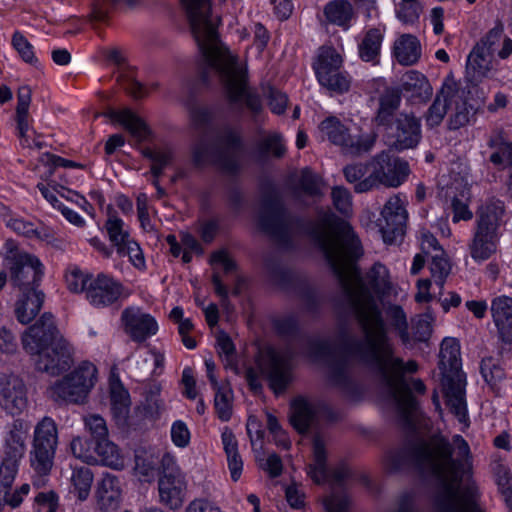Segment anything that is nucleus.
Masks as SVG:
<instances>
[{
	"label": "nucleus",
	"instance_id": "nucleus-37",
	"mask_svg": "<svg viewBox=\"0 0 512 512\" xmlns=\"http://www.w3.org/2000/svg\"><path fill=\"white\" fill-rule=\"evenodd\" d=\"M211 264L215 270L212 277L215 292L225 299L228 296V289L222 283L219 271L230 273L235 269V263L225 251H216L211 256Z\"/></svg>",
	"mask_w": 512,
	"mask_h": 512
},
{
	"label": "nucleus",
	"instance_id": "nucleus-23",
	"mask_svg": "<svg viewBox=\"0 0 512 512\" xmlns=\"http://www.w3.org/2000/svg\"><path fill=\"white\" fill-rule=\"evenodd\" d=\"M490 311L499 339L512 344V297L500 295L493 298Z\"/></svg>",
	"mask_w": 512,
	"mask_h": 512
},
{
	"label": "nucleus",
	"instance_id": "nucleus-34",
	"mask_svg": "<svg viewBox=\"0 0 512 512\" xmlns=\"http://www.w3.org/2000/svg\"><path fill=\"white\" fill-rule=\"evenodd\" d=\"M398 93H408L411 96H432L433 88L427 77L416 70L406 72L400 80Z\"/></svg>",
	"mask_w": 512,
	"mask_h": 512
},
{
	"label": "nucleus",
	"instance_id": "nucleus-26",
	"mask_svg": "<svg viewBox=\"0 0 512 512\" xmlns=\"http://www.w3.org/2000/svg\"><path fill=\"white\" fill-rule=\"evenodd\" d=\"M0 219L5 226L18 235L27 238L45 239L47 234L45 231L39 230L33 222L13 213L11 209L0 203Z\"/></svg>",
	"mask_w": 512,
	"mask_h": 512
},
{
	"label": "nucleus",
	"instance_id": "nucleus-24",
	"mask_svg": "<svg viewBox=\"0 0 512 512\" xmlns=\"http://www.w3.org/2000/svg\"><path fill=\"white\" fill-rule=\"evenodd\" d=\"M110 404L116 425L119 428L130 427L132 425L129 418L130 394L119 380H114L110 383Z\"/></svg>",
	"mask_w": 512,
	"mask_h": 512
},
{
	"label": "nucleus",
	"instance_id": "nucleus-16",
	"mask_svg": "<svg viewBox=\"0 0 512 512\" xmlns=\"http://www.w3.org/2000/svg\"><path fill=\"white\" fill-rule=\"evenodd\" d=\"M28 406L27 387L15 374L0 376V408L12 416L21 415Z\"/></svg>",
	"mask_w": 512,
	"mask_h": 512
},
{
	"label": "nucleus",
	"instance_id": "nucleus-55",
	"mask_svg": "<svg viewBox=\"0 0 512 512\" xmlns=\"http://www.w3.org/2000/svg\"><path fill=\"white\" fill-rule=\"evenodd\" d=\"M490 161L500 167H510L511 172L507 182L508 193L512 197V142L504 144L490 155Z\"/></svg>",
	"mask_w": 512,
	"mask_h": 512
},
{
	"label": "nucleus",
	"instance_id": "nucleus-38",
	"mask_svg": "<svg viewBox=\"0 0 512 512\" xmlns=\"http://www.w3.org/2000/svg\"><path fill=\"white\" fill-rule=\"evenodd\" d=\"M215 391L214 407L217 416L222 421L230 420L233 409V391L229 383L221 382L213 388Z\"/></svg>",
	"mask_w": 512,
	"mask_h": 512
},
{
	"label": "nucleus",
	"instance_id": "nucleus-27",
	"mask_svg": "<svg viewBox=\"0 0 512 512\" xmlns=\"http://www.w3.org/2000/svg\"><path fill=\"white\" fill-rule=\"evenodd\" d=\"M479 98H454L452 107H450L451 114L448 121V128L450 130H458L461 127L469 124L479 108Z\"/></svg>",
	"mask_w": 512,
	"mask_h": 512
},
{
	"label": "nucleus",
	"instance_id": "nucleus-7",
	"mask_svg": "<svg viewBox=\"0 0 512 512\" xmlns=\"http://www.w3.org/2000/svg\"><path fill=\"white\" fill-rule=\"evenodd\" d=\"M59 446V429L55 420L49 416L39 420L33 430L29 464L32 470L31 480L36 488L48 484Z\"/></svg>",
	"mask_w": 512,
	"mask_h": 512
},
{
	"label": "nucleus",
	"instance_id": "nucleus-54",
	"mask_svg": "<svg viewBox=\"0 0 512 512\" xmlns=\"http://www.w3.org/2000/svg\"><path fill=\"white\" fill-rule=\"evenodd\" d=\"M453 99L454 98H435L426 114L428 126L435 127L442 122L444 116L447 114L448 108L452 107V102L450 101Z\"/></svg>",
	"mask_w": 512,
	"mask_h": 512
},
{
	"label": "nucleus",
	"instance_id": "nucleus-33",
	"mask_svg": "<svg viewBox=\"0 0 512 512\" xmlns=\"http://www.w3.org/2000/svg\"><path fill=\"white\" fill-rule=\"evenodd\" d=\"M342 64L343 58L334 47L321 46L318 49L316 60L313 63V68L317 79H319L339 71Z\"/></svg>",
	"mask_w": 512,
	"mask_h": 512
},
{
	"label": "nucleus",
	"instance_id": "nucleus-57",
	"mask_svg": "<svg viewBox=\"0 0 512 512\" xmlns=\"http://www.w3.org/2000/svg\"><path fill=\"white\" fill-rule=\"evenodd\" d=\"M301 191L309 196H318L321 194L322 181L316 174L309 169H304L299 180Z\"/></svg>",
	"mask_w": 512,
	"mask_h": 512
},
{
	"label": "nucleus",
	"instance_id": "nucleus-22",
	"mask_svg": "<svg viewBox=\"0 0 512 512\" xmlns=\"http://www.w3.org/2000/svg\"><path fill=\"white\" fill-rule=\"evenodd\" d=\"M28 426L16 419L6 426L2 435V458L21 462L26 452Z\"/></svg>",
	"mask_w": 512,
	"mask_h": 512
},
{
	"label": "nucleus",
	"instance_id": "nucleus-58",
	"mask_svg": "<svg viewBox=\"0 0 512 512\" xmlns=\"http://www.w3.org/2000/svg\"><path fill=\"white\" fill-rule=\"evenodd\" d=\"M421 11L420 5L417 0L402 1L399 3L396 10L397 18L405 24H413L419 18Z\"/></svg>",
	"mask_w": 512,
	"mask_h": 512
},
{
	"label": "nucleus",
	"instance_id": "nucleus-48",
	"mask_svg": "<svg viewBox=\"0 0 512 512\" xmlns=\"http://www.w3.org/2000/svg\"><path fill=\"white\" fill-rule=\"evenodd\" d=\"M387 316L391 325L398 332L399 337L404 345H410L411 339L408 332V323L406 314L400 306L394 305L388 308Z\"/></svg>",
	"mask_w": 512,
	"mask_h": 512
},
{
	"label": "nucleus",
	"instance_id": "nucleus-51",
	"mask_svg": "<svg viewBox=\"0 0 512 512\" xmlns=\"http://www.w3.org/2000/svg\"><path fill=\"white\" fill-rule=\"evenodd\" d=\"M439 253L440 254L432 256L430 272L434 282L440 287V289H442L446 278L450 274L451 264L443 251Z\"/></svg>",
	"mask_w": 512,
	"mask_h": 512
},
{
	"label": "nucleus",
	"instance_id": "nucleus-20",
	"mask_svg": "<svg viewBox=\"0 0 512 512\" xmlns=\"http://www.w3.org/2000/svg\"><path fill=\"white\" fill-rule=\"evenodd\" d=\"M124 330L135 342H144L159 330L156 319L138 308H127L121 316Z\"/></svg>",
	"mask_w": 512,
	"mask_h": 512
},
{
	"label": "nucleus",
	"instance_id": "nucleus-5",
	"mask_svg": "<svg viewBox=\"0 0 512 512\" xmlns=\"http://www.w3.org/2000/svg\"><path fill=\"white\" fill-rule=\"evenodd\" d=\"M24 350L37 356L36 368L55 376L68 370L72 364V349L55 326L54 317L44 313L22 335Z\"/></svg>",
	"mask_w": 512,
	"mask_h": 512
},
{
	"label": "nucleus",
	"instance_id": "nucleus-64",
	"mask_svg": "<svg viewBox=\"0 0 512 512\" xmlns=\"http://www.w3.org/2000/svg\"><path fill=\"white\" fill-rule=\"evenodd\" d=\"M349 499L346 496L330 495L323 501L327 512H348Z\"/></svg>",
	"mask_w": 512,
	"mask_h": 512
},
{
	"label": "nucleus",
	"instance_id": "nucleus-43",
	"mask_svg": "<svg viewBox=\"0 0 512 512\" xmlns=\"http://www.w3.org/2000/svg\"><path fill=\"white\" fill-rule=\"evenodd\" d=\"M481 374L485 382L499 393L501 382L505 379L504 368L493 358H486L481 362Z\"/></svg>",
	"mask_w": 512,
	"mask_h": 512
},
{
	"label": "nucleus",
	"instance_id": "nucleus-30",
	"mask_svg": "<svg viewBox=\"0 0 512 512\" xmlns=\"http://www.w3.org/2000/svg\"><path fill=\"white\" fill-rule=\"evenodd\" d=\"M21 292L22 294L16 302L15 313L19 322L28 324L39 313L44 301V294L33 288Z\"/></svg>",
	"mask_w": 512,
	"mask_h": 512
},
{
	"label": "nucleus",
	"instance_id": "nucleus-52",
	"mask_svg": "<svg viewBox=\"0 0 512 512\" xmlns=\"http://www.w3.org/2000/svg\"><path fill=\"white\" fill-rule=\"evenodd\" d=\"M119 256H127L131 265L139 271L146 269V260L140 245L131 239L123 246L117 249Z\"/></svg>",
	"mask_w": 512,
	"mask_h": 512
},
{
	"label": "nucleus",
	"instance_id": "nucleus-29",
	"mask_svg": "<svg viewBox=\"0 0 512 512\" xmlns=\"http://www.w3.org/2000/svg\"><path fill=\"white\" fill-rule=\"evenodd\" d=\"M71 475L68 479L69 493L77 500L83 502L88 499L92 484L94 481V474L92 470L86 466L70 464Z\"/></svg>",
	"mask_w": 512,
	"mask_h": 512
},
{
	"label": "nucleus",
	"instance_id": "nucleus-8",
	"mask_svg": "<svg viewBox=\"0 0 512 512\" xmlns=\"http://www.w3.org/2000/svg\"><path fill=\"white\" fill-rule=\"evenodd\" d=\"M504 213V203L495 199L488 201L479 210L469 244L470 256L475 262L482 263L496 254L502 236Z\"/></svg>",
	"mask_w": 512,
	"mask_h": 512
},
{
	"label": "nucleus",
	"instance_id": "nucleus-2",
	"mask_svg": "<svg viewBox=\"0 0 512 512\" xmlns=\"http://www.w3.org/2000/svg\"><path fill=\"white\" fill-rule=\"evenodd\" d=\"M413 458L421 472L439 484L434 501L435 512H484L480 493L472 480V455L461 435L452 437V444L442 436L423 441L412 450H391L385 457L390 471L401 469Z\"/></svg>",
	"mask_w": 512,
	"mask_h": 512
},
{
	"label": "nucleus",
	"instance_id": "nucleus-9",
	"mask_svg": "<svg viewBox=\"0 0 512 512\" xmlns=\"http://www.w3.org/2000/svg\"><path fill=\"white\" fill-rule=\"evenodd\" d=\"M491 54L487 47L476 45L470 52L464 81H457L452 73H449L436 96H472L489 94L486 89L488 73L491 71Z\"/></svg>",
	"mask_w": 512,
	"mask_h": 512
},
{
	"label": "nucleus",
	"instance_id": "nucleus-59",
	"mask_svg": "<svg viewBox=\"0 0 512 512\" xmlns=\"http://www.w3.org/2000/svg\"><path fill=\"white\" fill-rule=\"evenodd\" d=\"M334 207L342 214L348 215L352 212V197L350 192L342 187L335 186L331 192Z\"/></svg>",
	"mask_w": 512,
	"mask_h": 512
},
{
	"label": "nucleus",
	"instance_id": "nucleus-41",
	"mask_svg": "<svg viewBox=\"0 0 512 512\" xmlns=\"http://www.w3.org/2000/svg\"><path fill=\"white\" fill-rule=\"evenodd\" d=\"M105 228L111 243L118 249L131 240L124 221L115 213H109Z\"/></svg>",
	"mask_w": 512,
	"mask_h": 512
},
{
	"label": "nucleus",
	"instance_id": "nucleus-1",
	"mask_svg": "<svg viewBox=\"0 0 512 512\" xmlns=\"http://www.w3.org/2000/svg\"><path fill=\"white\" fill-rule=\"evenodd\" d=\"M310 233L351 302L364 333L360 341H367L368 326L377 334L374 322L378 320L383 331L387 333L376 296L390 295L393 292L388 269L376 263L365 278L361 277L356 265L363 252L360 241L351 226L331 212L324 214Z\"/></svg>",
	"mask_w": 512,
	"mask_h": 512
},
{
	"label": "nucleus",
	"instance_id": "nucleus-56",
	"mask_svg": "<svg viewBox=\"0 0 512 512\" xmlns=\"http://www.w3.org/2000/svg\"><path fill=\"white\" fill-rule=\"evenodd\" d=\"M11 43L24 62L31 65L37 64L38 59L34 54L33 46L21 32H14Z\"/></svg>",
	"mask_w": 512,
	"mask_h": 512
},
{
	"label": "nucleus",
	"instance_id": "nucleus-25",
	"mask_svg": "<svg viewBox=\"0 0 512 512\" xmlns=\"http://www.w3.org/2000/svg\"><path fill=\"white\" fill-rule=\"evenodd\" d=\"M106 116L124 126L138 142L147 141L151 136V130L144 121L128 108H109Z\"/></svg>",
	"mask_w": 512,
	"mask_h": 512
},
{
	"label": "nucleus",
	"instance_id": "nucleus-39",
	"mask_svg": "<svg viewBox=\"0 0 512 512\" xmlns=\"http://www.w3.org/2000/svg\"><path fill=\"white\" fill-rule=\"evenodd\" d=\"M141 154L151 161V173L155 178L163 173L173 159L172 150L167 147H145L141 149Z\"/></svg>",
	"mask_w": 512,
	"mask_h": 512
},
{
	"label": "nucleus",
	"instance_id": "nucleus-21",
	"mask_svg": "<svg viewBox=\"0 0 512 512\" xmlns=\"http://www.w3.org/2000/svg\"><path fill=\"white\" fill-rule=\"evenodd\" d=\"M96 506L101 512H117L123 502V487L120 479L105 473L97 482L95 490Z\"/></svg>",
	"mask_w": 512,
	"mask_h": 512
},
{
	"label": "nucleus",
	"instance_id": "nucleus-47",
	"mask_svg": "<svg viewBox=\"0 0 512 512\" xmlns=\"http://www.w3.org/2000/svg\"><path fill=\"white\" fill-rule=\"evenodd\" d=\"M30 98H19L16 107V121L19 137L24 141V144L29 145L28 138L30 137V117H29Z\"/></svg>",
	"mask_w": 512,
	"mask_h": 512
},
{
	"label": "nucleus",
	"instance_id": "nucleus-13",
	"mask_svg": "<svg viewBox=\"0 0 512 512\" xmlns=\"http://www.w3.org/2000/svg\"><path fill=\"white\" fill-rule=\"evenodd\" d=\"M11 281L20 291H29L41 281L44 267L38 257L24 251L10 250L5 257Z\"/></svg>",
	"mask_w": 512,
	"mask_h": 512
},
{
	"label": "nucleus",
	"instance_id": "nucleus-63",
	"mask_svg": "<svg viewBox=\"0 0 512 512\" xmlns=\"http://www.w3.org/2000/svg\"><path fill=\"white\" fill-rule=\"evenodd\" d=\"M30 492V485L28 483L22 484L18 489L13 492L9 490L2 492L1 503L4 502L11 506L12 508H16L20 506L23 502L24 498Z\"/></svg>",
	"mask_w": 512,
	"mask_h": 512
},
{
	"label": "nucleus",
	"instance_id": "nucleus-46",
	"mask_svg": "<svg viewBox=\"0 0 512 512\" xmlns=\"http://www.w3.org/2000/svg\"><path fill=\"white\" fill-rule=\"evenodd\" d=\"M320 85L326 87L329 91L344 94L350 89L352 78L346 71H336L326 77L318 79Z\"/></svg>",
	"mask_w": 512,
	"mask_h": 512
},
{
	"label": "nucleus",
	"instance_id": "nucleus-31",
	"mask_svg": "<svg viewBox=\"0 0 512 512\" xmlns=\"http://www.w3.org/2000/svg\"><path fill=\"white\" fill-rule=\"evenodd\" d=\"M325 23L336 25L343 29L350 27L354 9L348 0H331L323 8Z\"/></svg>",
	"mask_w": 512,
	"mask_h": 512
},
{
	"label": "nucleus",
	"instance_id": "nucleus-49",
	"mask_svg": "<svg viewBox=\"0 0 512 512\" xmlns=\"http://www.w3.org/2000/svg\"><path fill=\"white\" fill-rule=\"evenodd\" d=\"M70 450L75 458L89 465H95V448L92 449V442L89 439L74 437L70 443Z\"/></svg>",
	"mask_w": 512,
	"mask_h": 512
},
{
	"label": "nucleus",
	"instance_id": "nucleus-4",
	"mask_svg": "<svg viewBox=\"0 0 512 512\" xmlns=\"http://www.w3.org/2000/svg\"><path fill=\"white\" fill-rule=\"evenodd\" d=\"M376 324L377 334L371 328L367 329V341H356L351 346L352 356L360 363L376 369L395 401L404 421L409 426H414L418 418L419 408L411 391L425 392V385L420 379H407L406 374L415 373L418 365L414 360L404 362L394 355V348L387 333L383 331L382 324L378 320Z\"/></svg>",
	"mask_w": 512,
	"mask_h": 512
},
{
	"label": "nucleus",
	"instance_id": "nucleus-19",
	"mask_svg": "<svg viewBox=\"0 0 512 512\" xmlns=\"http://www.w3.org/2000/svg\"><path fill=\"white\" fill-rule=\"evenodd\" d=\"M123 296L124 287L119 281L99 273L90 280L86 298L92 306L101 308L114 304Z\"/></svg>",
	"mask_w": 512,
	"mask_h": 512
},
{
	"label": "nucleus",
	"instance_id": "nucleus-14",
	"mask_svg": "<svg viewBox=\"0 0 512 512\" xmlns=\"http://www.w3.org/2000/svg\"><path fill=\"white\" fill-rule=\"evenodd\" d=\"M406 203L405 197L394 195L387 200L381 211L377 225L383 241L387 244L396 243L405 233L408 218Z\"/></svg>",
	"mask_w": 512,
	"mask_h": 512
},
{
	"label": "nucleus",
	"instance_id": "nucleus-35",
	"mask_svg": "<svg viewBox=\"0 0 512 512\" xmlns=\"http://www.w3.org/2000/svg\"><path fill=\"white\" fill-rule=\"evenodd\" d=\"M394 54L400 64L413 65L421 56V44L415 36L404 34L395 42Z\"/></svg>",
	"mask_w": 512,
	"mask_h": 512
},
{
	"label": "nucleus",
	"instance_id": "nucleus-17",
	"mask_svg": "<svg viewBox=\"0 0 512 512\" xmlns=\"http://www.w3.org/2000/svg\"><path fill=\"white\" fill-rule=\"evenodd\" d=\"M326 459L325 441L321 435H316L313 439V460L307 467L310 478L315 483L321 484L328 481L340 483L349 476L350 471L346 465H340L333 472H330Z\"/></svg>",
	"mask_w": 512,
	"mask_h": 512
},
{
	"label": "nucleus",
	"instance_id": "nucleus-28",
	"mask_svg": "<svg viewBox=\"0 0 512 512\" xmlns=\"http://www.w3.org/2000/svg\"><path fill=\"white\" fill-rule=\"evenodd\" d=\"M95 465H102L114 470H123L126 456L121 449L108 439L97 440L95 445Z\"/></svg>",
	"mask_w": 512,
	"mask_h": 512
},
{
	"label": "nucleus",
	"instance_id": "nucleus-53",
	"mask_svg": "<svg viewBox=\"0 0 512 512\" xmlns=\"http://www.w3.org/2000/svg\"><path fill=\"white\" fill-rule=\"evenodd\" d=\"M92 279V275L81 271L77 267L70 268L65 275L67 287L74 293L85 292L87 294V288Z\"/></svg>",
	"mask_w": 512,
	"mask_h": 512
},
{
	"label": "nucleus",
	"instance_id": "nucleus-36",
	"mask_svg": "<svg viewBox=\"0 0 512 512\" xmlns=\"http://www.w3.org/2000/svg\"><path fill=\"white\" fill-rule=\"evenodd\" d=\"M316 416L315 407L304 398H296L291 403L290 421L300 433L305 432Z\"/></svg>",
	"mask_w": 512,
	"mask_h": 512
},
{
	"label": "nucleus",
	"instance_id": "nucleus-60",
	"mask_svg": "<svg viewBox=\"0 0 512 512\" xmlns=\"http://www.w3.org/2000/svg\"><path fill=\"white\" fill-rule=\"evenodd\" d=\"M134 473L140 481L150 482L155 477L156 463L150 458L136 456Z\"/></svg>",
	"mask_w": 512,
	"mask_h": 512
},
{
	"label": "nucleus",
	"instance_id": "nucleus-50",
	"mask_svg": "<svg viewBox=\"0 0 512 512\" xmlns=\"http://www.w3.org/2000/svg\"><path fill=\"white\" fill-rule=\"evenodd\" d=\"M118 85L130 96L147 95L160 92L157 84L150 86L143 85L130 74L120 75L118 78Z\"/></svg>",
	"mask_w": 512,
	"mask_h": 512
},
{
	"label": "nucleus",
	"instance_id": "nucleus-42",
	"mask_svg": "<svg viewBox=\"0 0 512 512\" xmlns=\"http://www.w3.org/2000/svg\"><path fill=\"white\" fill-rule=\"evenodd\" d=\"M226 150V154L221 156L219 161L223 169L233 173L239 167L240 156L242 153L240 138L236 134L231 133L228 136Z\"/></svg>",
	"mask_w": 512,
	"mask_h": 512
},
{
	"label": "nucleus",
	"instance_id": "nucleus-12",
	"mask_svg": "<svg viewBox=\"0 0 512 512\" xmlns=\"http://www.w3.org/2000/svg\"><path fill=\"white\" fill-rule=\"evenodd\" d=\"M371 174L356 183L355 191L363 193L369 191L379 184L387 187H398L408 177V163L398 157L382 152L372 162Z\"/></svg>",
	"mask_w": 512,
	"mask_h": 512
},
{
	"label": "nucleus",
	"instance_id": "nucleus-10",
	"mask_svg": "<svg viewBox=\"0 0 512 512\" xmlns=\"http://www.w3.org/2000/svg\"><path fill=\"white\" fill-rule=\"evenodd\" d=\"M400 98H381L376 116L379 125L387 126L388 144L397 150L414 148L421 139L420 120L412 115L401 114L391 124L394 112L398 109Z\"/></svg>",
	"mask_w": 512,
	"mask_h": 512
},
{
	"label": "nucleus",
	"instance_id": "nucleus-32",
	"mask_svg": "<svg viewBox=\"0 0 512 512\" xmlns=\"http://www.w3.org/2000/svg\"><path fill=\"white\" fill-rule=\"evenodd\" d=\"M290 381V364L288 359L279 353H270L269 383L276 393L285 390Z\"/></svg>",
	"mask_w": 512,
	"mask_h": 512
},
{
	"label": "nucleus",
	"instance_id": "nucleus-6",
	"mask_svg": "<svg viewBox=\"0 0 512 512\" xmlns=\"http://www.w3.org/2000/svg\"><path fill=\"white\" fill-rule=\"evenodd\" d=\"M460 344L456 338L443 339L439 353L442 388L446 405L457 418L464 431L470 425L465 397L466 379L461 370Z\"/></svg>",
	"mask_w": 512,
	"mask_h": 512
},
{
	"label": "nucleus",
	"instance_id": "nucleus-62",
	"mask_svg": "<svg viewBox=\"0 0 512 512\" xmlns=\"http://www.w3.org/2000/svg\"><path fill=\"white\" fill-rule=\"evenodd\" d=\"M86 428L97 440L107 439L108 428L106 421L100 415H89L84 419Z\"/></svg>",
	"mask_w": 512,
	"mask_h": 512
},
{
	"label": "nucleus",
	"instance_id": "nucleus-44",
	"mask_svg": "<svg viewBox=\"0 0 512 512\" xmlns=\"http://www.w3.org/2000/svg\"><path fill=\"white\" fill-rule=\"evenodd\" d=\"M434 317L430 312L418 315L412 319V335H410L412 347L416 342H426L431 334L433 327Z\"/></svg>",
	"mask_w": 512,
	"mask_h": 512
},
{
	"label": "nucleus",
	"instance_id": "nucleus-45",
	"mask_svg": "<svg viewBox=\"0 0 512 512\" xmlns=\"http://www.w3.org/2000/svg\"><path fill=\"white\" fill-rule=\"evenodd\" d=\"M494 477L508 512H512V474L509 468L502 464H497L494 468Z\"/></svg>",
	"mask_w": 512,
	"mask_h": 512
},
{
	"label": "nucleus",
	"instance_id": "nucleus-11",
	"mask_svg": "<svg viewBox=\"0 0 512 512\" xmlns=\"http://www.w3.org/2000/svg\"><path fill=\"white\" fill-rule=\"evenodd\" d=\"M97 379V368L90 362H82L71 373L56 381L49 389L56 401L82 403Z\"/></svg>",
	"mask_w": 512,
	"mask_h": 512
},
{
	"label": "nucleus",
	"instance_id": "nucleus-40",
	"mask_svg": "<svg viewBox=\"0 0 512 512\" xmlns=\"http://www.w3.org/2000/svg\"><path fill=\"white\" fill-rule=\"evenodd\" d=\"M382 40L383 35L379 29L373 28L368 30L359 44L360 58L366 62H377Z\"/></svg>",
	"mask_w": 512,
	"mask_h": 512
},
{
	"label": "nucleus",
	"instance_id": "nucleus-3",
	"mask_svg": "<svg viewBox=\"0 0 512 512\" xmlns=\"http://www.w3.org/2000/svg\"><path fill=\"white\" fill-rule=\"evenodd\" d=\"M183 5L198 49L206 61L199 85H210L209 74L214 71L226 96H255L252 92L247 66L221 43L211 16V0H180Z\"/></svg>",
	"mask_w": 512,
	"mask_h": 512
},
{
	"label": "nucleus",
	"instance_id": "nucleus-15",
	"mask_svg": "<svg viewBox=\"0 0 512 512\" xmlns=\"http://www.w3.org/2000/svg\"><path fill=\"white\" fill-rule=\"evenodd\" d=\"M321 137L327 138L331 143L341 146L346 153L360 154L367 152L374 144L370 136H352L348 134L344 125L335 117H329L319 125Z\"/></svg>",
	"mask_w": 512,
	"mask_h": 512
},
{
	"label": "nucleus",
	"instance_id": "nucleus-61",
	"mask_svg": "<svg viewBox=\"0 0 512 512\" xmlns=\"http://www.w3.org/2000/svg\"><path fill=\"white\" fill-rule=\"evenodd\" d=\"M171 440L178 448H186L191 439L190 430L187 424L182 420H176L171 426Z\"/></svg>",
	"mask_w": 512,
	"mask_h": 512
},
{
	"label": "nucleus",
	"instance_id": "nucleus-18",
	"mask_svg": "<svg viewBox=\"0 0 512 512\" xmlns=\"http://www.w3.org/2000/svg\"><path fill=\"white\" fill-rule=\"evenodd\" d=\"M186 490L187 481L184 472L177 466L164 468L158 481L161 502L172 509H177L184 502Z\"/></svg>",
	"mask_w": 512,
	"mask_h": 512
}]
</instances>
